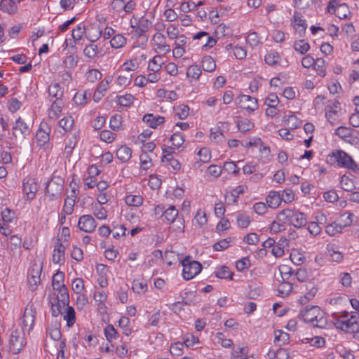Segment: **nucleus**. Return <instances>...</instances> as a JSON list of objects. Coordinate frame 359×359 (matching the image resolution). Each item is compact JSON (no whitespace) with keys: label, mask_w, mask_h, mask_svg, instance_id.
<instances>
[{"label":"nucleus","mask_w":359,"mask_h":359,"mask_svg":"<svg viewBox=\"0 0 359 359\" xmlns=\"http://www.w3.org/2000/svg\"><path fill=\"white\" fill-rule=\"evenodd\" d=\"M236 220L238 226L243 229L247 228L250 223V217L245 213H238Z\"/></svg>","instance_id":"obj_51"},{"label":"nucleus","mask_w":359,"mask_h":359,"mask_svg":"<svg viewBox=\"0 0 359 359\" xmlns=\"http://www.w3.org/2000/svg\"><path fill=\"white\" fill-rule=\"evenodd\" d=\"M65 247L61 243L60 239H58L54 247L53 254V262L55 264H59L61 261H65Z\"/></svg>","instance_id":"obj_20"},{"label":"nucleus","mask_w":359,"mask_h":359,"mask_svg":"<svg viewBox=\"0 0 359 359\" xmlns=\"http://www.w3.org/2000/svg\"><path fill=\"white\" fill-rule=\"evenodd\" d=\"M194 222L200 228L206 224L208 219L205 212L199 210L194 217Z\"/></svg>","instance_id":"obj_53"},{"label":"nucleus","mask_w":359,"mask_h":359,"mask_svg":"<svg viewBox=\"0 0 359 359\" xmlns=\"http://www.w3.org/2000/svg\"><path fill=\"white\" fill-rule=\"evenodd\" d=\"M118 104L123 107H130L135 100V97L131 94L117 96Z\"/></svg>","instance_id":"obj_37"},{"label":"nucleus","mask_w":359,"mask_h":359,"mask_svg":"<svg viewBox=\"0 0 359 359\" xmlns=\"http://www.w3.org/2000/svg\"><path fill=\"white\" fill-rule=\"evenodd\" d=\"M23 193L27 196L28 200L34 198L37 191V183L32 177H25L22 183Z\"/></svg>","instance_id":"obj_10"},{"label":"nucleus","mask_w":359,"mask_h":359,"mask_svg":"<svg viewBox=\"0 0 359 359\" xmlns=\"http://www.w3.org/2000/svg\"><path fill=\"white\" fill-rule=\"evenodd\" d=\"M231 241V238L222 239L214 244L213 249L215 251H222L226 249L229 246V243Z\"/></svg>","instance_id":"obj_61"},{"label":"nucleus","mask_w":359,"mask_h":359,"mask_svg":"<svg viewBox=\"0 0 359 359\" xmlns=\"http://www.w3.org/2000/svg\"><path fill=\"white\" fill-rule=\"evenodd\" d=\"M310 48V45L304 40H299L294 43V49L300 54H305Z\"/></svg>","instance_id":"obj_50"},{"label":"nucleus","mask_w":359,"mask_h":359,"mask_svg":"<svg viewBox=\"0 0 359 359\" xmlns=\"http://www.w3.org/2000/svg\"><path fill=\"white\" fill-rule=\"evenodd\" d=\"M83 53L86 57L93 60L97 56L98 47L95 44L90 43L85 47Z\"/></svg>","instance_id":"obj_34"},{"label":"nucleus","mask_w":359,"mask_h":359,"mask_svg":"<svg viewBox=\"0 0 359 359\" xmlns=\"http://www.w3.org/2000/svg\"><path fill=\"white\" fill-rule=\"evenodd\" d=\"M66 306L67 308L65 309L66 312L64 316V319L67 321V327H71L76 322L75 311L73 307L69 306V305Z\"/></svg>","instance_id":"obj_33"},{"label":"nucleus","mask_w":359,"mask_h":359,"mask_svg":"<svg viewBox=\"0 0 359 359\" xmlns=\"http://www.w3.org/2000/svg\"><path fill=\"white\" fill-rule=\"evenodd\" d=\"M0 10L9 14H14L18 11V6L13 0H0Z\"/></svg>","instance_id":"obj_26"},{"label":"nucleus","mask_w":359,"mask_h":359,"mask_svg":"<svg viewBox=\"0 0 359 359\" xmlns=\"http://www.w3.org/2000/svg\"><path fill=\"white\" fill-rule=\"evenodd\" d=\"M63 180L58 176H54L47 182L46 194L49 197L50 201H55L59 198L63 189Z\"/></svg>","instance_id":"obj_7"},{"label":"nucleus","mask_w":359,"mask_h":359,"mask_svg":"<svg viewBox=\"0 0 359 359\" xmlns=\"http://www.w3.org/2000/svg\"><path fill=\"white\" fill-rule=\"evenodd\" d=\"M241 107L246 109L249 112H252L258 108L257 100L256 98L247 95L240 96Z\"/></svg>","instance_id":"obj_14"},{"label":"nucleus","mask_w":359,"mask_h":359,"mask_svg":"<svg viewBox=\"0 0 359 359\" xmlns=\"http://www.w3.org/2000/svg\"><path fill=\"white\" fill-rule=\"evenodd\" d=\"M104 335L109 341L118 337V332L112 325H108L104 328Z\"/></svg>","instance_id":"obj_54"},{"label":"nucleus","mask_w":359,"mask_h":359,"mask_svg":"<svg viewBox=\"0 0 359 359\" xmlns=\"http://www.w3.org/2000/svg\"><path fill=\"white\" fill-rule=\"evenodd\" d=\"M292 284L288 281H281L278 286V295L284 297L288 296L292 290Z\"/></svg>","instance_id":"obj_32"},{"label":"nucleus","mask_w":359,"mask_h":359,"mask_svg":"<svg viewBox=\"0 0 359 359\" xmlns=\"http://www.w3.org/2000/svg\"><path fill=\"white\" fill-rule=\"evenodd\" d=\"M152 41L156 48L165 53L170 51V46L165 42V37L161 33H156L152 38Z\"/></svg>","instance_id":"obj_18"},{"label":"nucleus","mask_w":359,"mask_h":359,"mask_svg":"<svg viewBox=\"0 0 359 359\" xmlns=\"http://www.w3.org/2000/svg\"><path fill=\"white\" fill-rule=\"evenodd\" d=\"M292 23L294 29L299 32H304L307 27L306 20L298 12H294Z\"/></svg>","instance_id":"obj_28"},{"label":"nucleus","mask_w":359,"mask_h":359,"mask_svg":"<svg viewBox=\"0 0 359 359\" xmlns=\"http://www.w3.org/2000/svg\"><path fill=\"white\" fill-rule=\"evenodd\" d=\"M250 266V261L248 257H243L236 262V267L238 271H243Z\"/></svg>","instance_id":"obj_62"},{"label":"nucleus","mask_w":359,"mask_h":359,"mask_svg":"<svg viewBox=\"0 0 359 359\" xmlns=\"http://www.w3.org/2000/svg\"><path fill=\"white\" fill-rule=\"evenodd\" d=\"M178 215V210L174 205L170 206L164 211L163 216L169 223H172Z\"/></svg>","instance_id":"obj_36"},{"label":"nucleus","mask_w":359,"mask_h":359,"mask_svg":"<svg viewBox=\"0 0 359 359\" xmlns=\"http://www.w3.org/2000/svg\"><path fill=\"white\" fill-rule=\"evenodd\" d=\"M300 316L304 322L311 323L313 327L324 328L327 325L325 313L318 306H306L301 311Z\"/></svg>","instance_id":"obj_3"},{"label":"nucleus","mask_w":359,"mask_h":359,"mask_svg":"<svg viewBox=\"0 0 359 359\" xmlns=\"http://www.w3.org/2000/svg\"><path fill=\"white\" fill-rule=\"evenodd\" d=\"M340 183L342 189L346 191H351L354 189L353 182L346 175L341 177Z\"/></svg>","instance_id":"obj_60"},{"label":"nucleus","mask_w":359,"mask_h":359,"mask_svg":"<svg viewBox=\"0 0 359 359\" xmlns=\"http://www.w3.org/2000/svg\"><path fill=\"white\" fill-rule=\"evenodd\" d=\"M35 311L33 306L26 307L22 316V324L25 327H28V331L32 330L34 324Z\"/></svg>","instance_id":"obj_15"},{"label":"nucleus","mask_w":359,"mask_h":359,"mask_svg":"<svg viewBox=\"0 0 359 359\" xmlns=\"http://www.w3.org/2000/svg\"><path fill=\"white\" fill-rule=\"evenodd\" d=\"M41 267L35 265L28 272L27 282L32 292L37 289L38 285L41 283Z\"/></svg>","instance_id":"obj_9"},{"label":"nucleus","mask_w":359,"mask_h":359,"mask_svg":"<svg viewBox=\"0 0 359 359\" xmlns=\"http://www.w3.org/2000/svg\"><path fill=\"white\" fill-rule=\"evenodd\" d=\"M50 102H51V105L48 110V117L55 121L60 116L62 109L65 106V101L63 99H50Z\"/></svg>","instance_id":"obj_13"},{"label":"nucleus","mask_w":359,"mask_h":359,"mask_svg":"<svg viewBox=\"0 0 359 359\" xmlns=\"http://www.w3.org/2000/svg\"><path fill=\"white\" fill-rule=\"evenodd\" d=\"M203 37H205V43L202 45L203 48H212L217 43V40L212 36H210L209 34L206 32H200L197 33L196 35L193 36V39H201Z\"/></svg>","instance_id":"obj_21"},{"label":"nucleus","mask_w":359,"mask_h":359,"mask_svg":"<svg viewBox=\"0 0 359 359\" xmlns=\"http://www.w3.org/2000/svg\"><path fill=\"white\" fill-rule=\"evenodd\" d=\"M354 215L352 213L344 212V214L340 215L339 224L343 229L344 227L348 226L351 225L353 222V217Z\"/></svg>","instance_id":"obj_42"},{"label":"nucleus","mask_w":359,"mask_h":359,"mask_svg":"<svg viewBox=\"0 0 359 359\" xmlns=\"http://www.w3.org/2000/svg\"><path fill=\"white\" fill-rule=\"evenodd\" d=\"M143 198L140 195H129L126 198V203L128 205L138 207L142 204Z\"/></svg>","instance_id":"obj_43"},{"label":"nucleus","mask_w":359,"mask_h":359,"mask_svg":"<svg viewBox=\"0 0 359 359\" xmlns=\"http://www.w3.org/2000/svg\"><path fill=\"white\" fill-rule=\"evenodd\" d=\"M201 66L204 71L208 72H212L216 69L215 61L210 55H205L203 57Z\"/></svg>","instance_id":"obj_30"},{"label":"nucleus","mask_w":359,"mask_h":359,"mask_svg":"<svg viewBox=\"0 0 359 359\" xmlns=\"http://www.w3.org/2000/svg\"><path fill=\"white\" fill-rule=\"evenodd\" d=\"M334 325L337 329L346 333L353 334L354 338H359V323L357 315L355 313L343 311L332 314Z\"/></svg>","instance_id":"obj_1"},{"label":"nucleus","mask_w":359,"mask_h":359,"mask_svg":"<svg viewBox=\"0 0 359 359\" xmlns=\"http://www.w3.org/2000/svg\"><path fill=\"white\" fill-rule=\"evenodd\" d=\"M279 59L280 55L278 53L273 50L268 52L264 57L266 63L271 66L275 65L278 62Z\"/></svg>","instance_id":"obj_41"},{"label":"nucleus","mask_w":359,"mask_h":359,"mask_svg":"<svg viewBox=\"0 0 359 359\" xmlns=\"http://www.w3.org/2000/svg\"><path fill=\"white\" fill-rule=\"evenodd\" d=\"M201 74V70L198 65H191L187 71V76L189 78L197 80Z\"/></svg>","instance_id":"obj_48"},{"label":"nucleus","mask_w":359,"mask_h":359,"mask_svg":"<svg viewBox=\"0 0 359 359\" xmlns=\"http://www.w3.org/2000/svg\"><path fill=\"white\" fill-rule=\"evenodd\" d=\"M162 57L160 55L154 56L149 62L148 69L154 72H158L161 68Z\"/></svg>","instance_id":"obj_39"},{"label":"nucleus","mask_w":359,"mask_h":359,"mask_svg":"<svg viewBox=\"0 0 359 359\" xmlns=\"http://www.w3.org/2000/svg\"><path fill=\"white\" fill-rule=\"evenodd\" d=\"M279 222L292 225L299 229L307 224V217L305 214L295 209H284L277 215Z\"/></svg>","instance_id":"obj_4"},{"label":"nucleus","mask_w":359,"mask_h":359,"mask_svg":"<svg viewBox=\"0 0 359 359\" xmlns=\"http://www.w3.org/2000/svg\"><path fill=\"white\" fill-rule=\"evenodd\" d=\"M313 68L317 71L318 74L324 77L326 74V69L325 67V60L322 58H318L315 60V64L313 65Z\"/></svg>","instance_id":"obj_52"},{"label":"nucleus","mask_w":359,"mask_h":359,"mask_svg":"<svg viewBox=\"0 0 359 359\" xmlns=\"http://www.w3.org/2000/svg\"><path fill=\"white\" fill-rule=\"evenodd\" d=\"M102 35V31L96 26L86 28V38L90 42L97 41Z\"/></svg>","instance_id":"obj_25"},{"label":"nucleus","mask_w":359,"mask_h":359,"mask_svg":"<svg viewBox=\"0 0 359 359\" xmlns=\"http://www.w3.org/2000/svg\"><path fill=\"white\" fill-rule=\"evenodd\" d=\"M60 127L62 128L65 132H69L74 126V119L72 116L64 117L58 123Z\"/></svg>","instance_id":"obj_46"},{"label":"nucleus","mask_w":359,"mask_h":359,"mask_svg":"<svg viewBox=\"0 0 359 359\" xmlns=\"http://www.w3.org/2000/svg\"><path fill=\"white\" fill-rule=\"evenodd\" d=\"M75 204V200L67 197L65 200V204L62 210V214L71 215L74 211V207Z\"/></svg>","instance_id":"obj_47"},{"label":"nucleus","mask_w":359,"mask_h":359,"mask_svg":"<svg viewBox=\"0 0 359 359\" xmlns=\"http://www.w3.org/2000/svg\"><path fill=\"white\" fill-rule=\"evenodd\" d=\"M351 133H355V130L351 128L339 126L335 130L334 134L344 140L345 138L349 137L348 135Z\"/></svg>","instance_id":"obj_45"},{"label":"nucleus","mask_w":359,"mask_h":359,"mask_svg":"<svg viewBox=\"0 0 359 359\" xmlns=\"http://www.w3.org/2000/svg\"><path fill=\"white\" fill-rule=\"evenodd\" d=\"M237 128L241 132L245 133L254 128V123L248 118H243L237 121Z\"/></svg>","instance_id":"obj_40"},{"label":"nucleus","mask_w":359,"mask_h":359,"mask_svg":"<svg viewBox=\"0 0 359 359\" xmlns=\"http://www.w3.org/2000/svg\"><path fill=\"white\" fill-rule=\"evenodd\" d=\"M48 93L52 100L53 98L55 100L63 99V90L57 83H51L48 87Z\"/></svg>","instance_id":"obj_23"},{"label":"nucleus","mask_w":359,"mask_h":359,"mask_svg":"<svg viewBox=\"0 0 359 359\" xmlns=\"http://www.w3.org/2000/svg\"><path fill=\"white\" fill-rule=\"evenodd\" d=\"M72 290L76 293L80 294L84 289V282L82 278H76L72 283Z\"/></svg>","instance_id":"obj_56"},{"label":"nucleus","mask_w":359,"mask_h":359,"mask_svg":"<svg viewBox=\"0 0 359 359\" xmlns=\"http://www.w3.org/2000/svg\"><path fill=\"white\" fill-rule=\"evenodd\" d=\"M24 338L20 335L18 331L12 332L10 340V348L14 354L18 353L24 346Z\"/></svg>","instance_id":"obj_12"},{"label":"nucleus","mask_w":359,"mask_h":359,"mask_svg":"<svg viewBox=\"0 0 359 359\" xmlns=\"http://www.w3.org/2000/svg\"><path fill=\"white\" fill-rule=\"evenodd\" d=\"M175 114L180 119H185L189 114V107L186 104H180L175 108Z\"/></svg>","instance_id":"obj_49"},{"label":"nucleus","mask_w":359,"mask_h":359,"mask_svg":"<svg viewBox=\"0 0 359 359\" xmlns=\"http://www.w3.org/2000/svg\"><path fill=\"white\" fill-rule=\"evenodd\" d=\"M327 250L332 262H340L344 258V255L339 250V248L334 244L327 245Z\"/></svg>","instance_id":"obj_24"},{"label":"nucleus","mask_w":359,"mask_h":359,"mask_svg":"<svg viewBox=\"0 0 359 359\" xmlns=\"http://www.w3.org/2000/svg\"><path fill=\"white\" fill-rule=\"evenodd\" d=\"M50 128L46 123H41L36 134V138L38 142L44 144L50 140Z\"/></svg>","instance_id":"obj_16"},{"label":"nucleus","mask_w":359,"mask_h":359,"mask_svg":"<svg viewBox=\"0 0 359 359\" xmlns=\"http://www.w3.org/2000/svg\"><path fill=\"white\" fill-rule=\"evenodd\" d=\"M126 43V39L122 34L115 35L110 41L111 46L114 48L123 47Z\"/></svg>","instance_id":"obj_38"},{"label":"nucleus","mask_w":359,"mask_h":359,"mask_svg":"<svg viewBox=\"0 0 359 359\" xmlns=\"http://www.w3.org/2000/svg\"><path fill=\"white\" fill-rule=\"evenodd\" d=\"M116 157L121 162L125 163L130 160L132 156V150L126 145L119 147L116 153Z\"/></svg>","instance_id":"obj_27"},{"label":"nucleus","mask_w":359,"mask_h":359,"mask_svg":"<svg viewBox=\"0 0 359 359\" xmlns=\"http://www.w3.org/2000/svg\"><path fill=\"white\" fill-rule=\"evenodd\" d=\"M79 57L77 55H69L64 60L65 67L69 69H74L77 66Z\"/></svg>","instance_id":"obj_55"},{"label":"nucleus","mask_w":359,"mask_h":359,"mask_svg":"<svg viewBox=\"0 0 359 359\" xmlns=\"http://www.w3.org/2000/svg\"><path fill=\"white\" fill-rule=\"evenodd\" d=\"M86 78L88 81L93 83L102 78V74L97 69H92L86 72Z\"/></svg>","instance_id":"obj_58"},{"label":"nucleus","mask_w":359,"mask_h":359,"mask_svg":"<svg viewBox=\"0 0 359 359\" xmlns=\"http://www.w3.org/2000/svg\"><path fill=\"white\" fill-rule=\"evenodd\" d=\"M215 276L219 278L233 279V273L231 272L228 266H222L217 269Z\"/></svg>","instance_id":"obj_35"},{"label":"nucleus","mask_w":359,"mask_h":359,"mask_svg":"<svg viewBox=\"0 0 359 359\" xmlns=\"http://www.w3.org/2000/svg\"><path fill=\"white\" fill-rule=\"evenodd\" d=\"M86 27L83 22L76 25L72 31V36L74 40H81L83 36H86Z\"/></svg>","instance_id":"obj_31"},{"label":"nucleus","mask_w":359,"mask_h":359,"mask_svg":"<svg viewBox=\"0 0 359 359\" xmlns=\"http://www.w3.org/2000/svg\"><path fill=\"white\" fill-rule=\"evenodd\" d=\"M170 140L172 142V145L177 148H180L184 142L183 135L179 133L172 134Z\"/></svg>","instance_id":"obj_59"},{"label":"nucleus","mask_w":359,"mask_h":359,"mask_svg":"<svg viewBox=\"0 0 359 359\" xmlns=\"http://www.w3.org/2000/svg\"><path fill=\"white\" fill-rule=\"evenodd\" d=\"M49 303L53 316L57 317L62 313V310L69 303V292L65 285L62 284L60 290L49 297Z\"/></svg>","instance_id":"obj_2"},{"label":"nucleus","mask_w":359,"mask_h":359,"mask_svg":"<svg viewBox=\"0 0 359 359\" xmlns=\"http://www.w3.org/2000/svg\"><path fill=\"white\" fill-rule=\"evenodd\" d=\"M151 26V22L144 16H142L138 21L137 28L135 30V35L137 37L143 36L149 31Z\"/></svg>","instance_id":"obj_17"},{"label":"nucleus","mask_w":359,"mask_h":359,"mask_svg":"<svg viewBox=\"0 0 359 359\" xmlns=\"http://www.w3.org/2000/svg\"><path fill=\"white\" fill-rule=\"evenodd\" d=\"M246 41L251 47H255L260 43L258 34L255 32H250L246 37Z\"/></svg>","instance_id":"obj_64"},{"label":"nucleus","mask_w":359,"mask_h":359,"mask_svg":"<svg viewBox=\"0 0 359 359\" xmlns=\"http://www.w3.org/2000/svg\"><path fill=\"white\" fill-rule=\"evenodd\" d=\"M290 336L287 333L278 330L275 332V341H280L282 344H285L289 341Z\"/></svg>","instance_id":"obj_63"},{"label":"nucleus","mask_w":359,"mask_h":359,"mask_svg":"<svg viewBox=\"0 0 359 359\" xmlns=\"http://www.w3.org/2000/svg\"><path fill=\"white\" fill-rule=\"evenodd\" d=\"M142 121L150 128H156L158 126L163 123L165 118L161 116H154L152 114H147L143 116Z\"/></svg>","instance_id":"obj_19"},{"label":"nucleus","mask_w":359,"mask_h":359,"mask_svg":"<svg viewBox=\"0 0 359 359\" xmlns=\"http://www.w3.org/2000/svg\"><path fill=\"white\" fill-rule=\"evenodd\" d=\"M330 160L333 163H337L340 167L345 168L353 171L358 169L357 163L345 151L342 150H336L329 156Z\"/></svg>","instance_id":"obj_5"},{"label":"nucleus","mask_w":359,"mask_h":359,"mask_svg":"<svg viewBox=\"0 0 359 359\" xmlns=\"http://www.w3.org/2000/svg\"><path fill=\"white\" fill-rule=\"evenodd\" d=\"M266 201L269 207L271 208H278L280 205V202L282 201L280 192L276 191H271L269 195L267 196Z\"/></svg>","instance_id":"obj_22"},{"label":"nucleus","mask_w":359,"mask_h":359,"mask_svg":"<svg viewBox=\"0 0 359 359\" xmlns=\"http://www.w3.org/2000/svg\"><path fill=\"white\" fill-rule=\"evenodd\" d=\"M12 130L15 138L22 137L24 139L30 133L28 125L20 117L15 120Z\"/></svg>","instance_id":"obj_8"},{"label":"nucleus","mask_w":359,"mask_h":359,"mask_svg":"<svg viewBox=\"0 0 359 359\" xmlns=\"http://www.w3.org/2000/svg\"><path fill=\"white\" fill-rule=\"evenodd\" d=\"M78 226L81 231L91 233L96 227V222L90 215H82L79 219Z\"/></svg>","instance_id":"obj_11"},{"label":"nucleus","mask_w":359,"mask_h":359,"mask_svg":"<svg viewBox=\"0 0 359 359\" xmlns=\"http://www.w3.org/2000/svg\"><path fill=\"white\" fill-rule=\"evenodd\" d=\"M181 263L183 266L182 276L187 280L194 278L202 269L201 264L197 261H191L189 256L184 258Z\"/></svg>","instance_id":"obj_6"},{"label":"nucleus","mask_w":359,"mask_h":359,"mask_svg":"<svg viewBox=\"0 0 359 359\" xmlns=\"http://www.w3.org/2000/svg\"><path fill=\"white\" fill-rule=\"evenodd\" d=\"M339 19H346L350 14L348 6L346 4L343 3L339 5V8L334 13Z\"/></svg>","instance_id":"obj_44"},{"label":"nucleus","mask_w":359,"mask_h":359,"mask_svg":"<svg viewBox=\"0 0 359 359\" xmlns=\"http://www.w3.org/2000/svg\"><path fill=\"white\" fill-rule=\"evenodd\" d=\"M306 289L309 290V292H306L304 296L301 297L299 299V302L301 304H305L309 301L312 299L316 295L318 289L314 286L313 283H309V285H306Z\"/></svg>","instance_id":"obj_29"},{"label":"nucleus","mask_w":359,"mask_h":359,"mask_svg":"<svg viewBox=\"0 0 359 359\" xmlns=\"http://www.w3.org/2000/svg\"><path fill=\"white\" fill-rule=\"evenodd\" d=\"M285 122L289 128L292 130L299 128L302 123L301 120L294 114L290 115Z\"/></svg>","instance_id":"obj_57"}]
</instances>
